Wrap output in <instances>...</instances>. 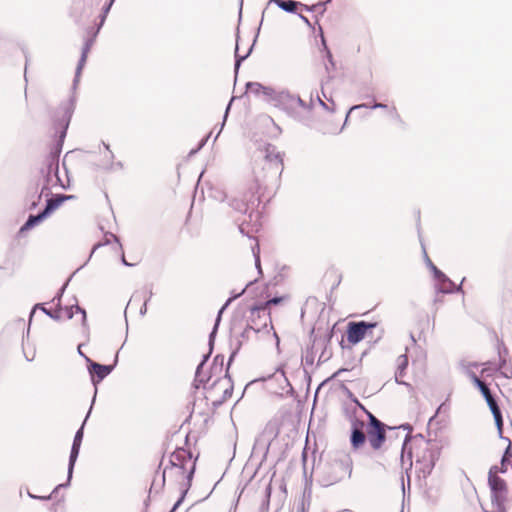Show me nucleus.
I'll list each match as a JSON object with an SVG mask.
<instances>
[{"label": "nucleus", "mask_w": 512, "mask_h": 512, "mask_svg": "<svg viewBox=\"0 0 512 512\" xmlns=\"http://www.w3.org/2000/svg\"><path fill=\"white\" fill-rule=\"evenodd\" d=\"M264 153L261 167L254 169V176L249 182L247 190L241 197H235L229 201V206L244 215L238 228L243 235L249 238H252L253 234L257 233L261 227V213L258 210L261 199L265 197L266 193H273L283 171V157L274 145L267 144Z\"/></svg>", "instance_id": "f257e3e1"}, {"label": "nucleus", "mask_w": 512, "mask_h": 512, "mask_svg": "<svg viewBox=\"0 0 512 512\" xmlns=\"http://www.w3.org/2000/svg\"><path fill=\"white\" fill-rule=\"evenodd\" d=\"M170 466H166L161 479V486L165 484L166 474L172 473L176 477L186 479L184 489L180 498L184 499L187 490L191 486V481L195 471V463L192 462V454L184 448H177L171 455L169 460Z\"/></svg>", "instance_id": "f03ea898"}, {"label": "nucleus", "mask_w": 512, "mask_h": 512, "mask_svg": "<svg viewBox=\"0 0 512 512\" xmlns=\"http://www.w3.org/2000/svg\"><path fill=\"white\" fill-rule=\"evenodd\" d=\"M272 105L297 120L302 118L303 113H308L312 109V102L307 104L298 95L292 94L286 89L278 91Z\"/></svg>", "instance_id": "7ed1b4c3"}, {"label": "nucleus", "mask_w": 512, "mask_h": 512, "mask_svg": "<svg viewBox=\"0 0 512 512\" xmlns=\"http://www.w3.org/2000/svg\"><path fill=\"white\" fill-rule=\"evenodd\" d=\"M498 467L489 470L488 484L491 490L492 512H506L505 503L508 497L506 482L497 475Z\"/></svg>", "instance_id": "20e7f679"}, {"label": "nucleus", "mask_w": 512, "mask_h": 512, "mask_svg": "<svg viewBox=\"0 0 512 512\" xmlns=\"http://www.w3.org/2000/svg\"><path fill=\"white\" fill-rule=\"evenodd\" d=\"M72 113L73 107L72 104H70L67 107H65L61 120L54 123L55 134L58 138L51 146L50 152L46 157V161L49 163H53L54 165L59 164V156L63 148L64 139L67 134V129L70 123Z\"/></svg>", "instance_id": "39448f33"}, {"label": "nucleus", "mask_w": 512, "mask_h": 512, "mask_svg": "<svg viewBox=\"0 0 512 512\" xmlns=\"http://www.w3.org/2000/svg\"><path fill=\"white\" fill-rule=\"evenodd\" d=\"M41 174L43 176V184L41 188V192L38 196V200L41 199L42 196L48 197L50 195L51 189L55 187L65 188L64 183L59 177V164H54L45 162V167L41 169Z\"/></svg>", "instance_id": "423d86ee"}, {"label": "nucleus", "mask_w": 512, "mask_h": 512, "mask_svg": "<svg viewBox=\"0 0 512 512\" xmlns=\"http://www.w3.org/2000/svg\"><path fill=\"white\" fill-rule=\"evenodd\" d=\"M389 429L393 432H395L397 429H403V430L408 431L404 437V440L402 443L401 455H400L401 467H402V469L408 471L409 469L412 468V451H411V448L408 447V442L411 439H414V440L419 439L421 442H425L424 438L421 434H419L418 436L412 437L410 435V433L412 431V427L410 424H403V425H400L399 427H392Z\"/></svg>", "instance_id": "0eeeda50"}, {"label": "nucleus", "mask_w": 512, "mask_h": 512, "mask_svg": "<svg viewBox=\"0 0 512 512\" xmlns=\"http://www.w3.org/2000/svg\"><path fill=\"white\" fill-rule=\"evenodd\" d=\"M369 417V429H368V440L371 447L375 450L381 448L383 442L386 439L385 424L377 419L373 414L368 412Z\"/></svg>", "instance_id": "6e6552de"}, {"label": "nucleus", "mask_w": 512, "mask_h": 512, "mask_svg": "<svg viewBox=\"0 0 512 512\" xmlns=\"http://www.w3.org/2000/svg\"><path fill=\"white\" fill-rule=\"evenodd\" d=\"M86 362L88 363V371L91 374V381L94 385V396L92 399V406L95 402L97 395V384L100 383L105 377H107L112 370L114 369V365H102L97 362L92 361L89 357H85Z\"/></svg>", "instance_id": "1a4fd4ad"}, {"label": "nucleus", "mask_w": 512, "mask_h": 512, "mask_svg": "<svg viewBox=\"0 0 512 512\" xmlns=\"http://www.w3.org/2000/svg\"><path fill=\"white\" fill-rule=\"evenodd\" d=\"M376 327V323H368L365 321L350 322L347 329V339L350 343L356 344L363 340L368 330Z\"/></svg>", "instance_id": "9d476101"}, {"label": "nucleus", "mask_w": 512, "mask_h": 512, "mask_svg": "<svg viewBox=\"0 0 512 512\" xmlns=\"http://www.w3.org/2000/svg\"><path fill=\"white\" fill-rule=\"evenodd\" d=\"M100 22L96 28V30L93 32L92 36L87 38L85 40V43L83 45V48H82V53H81V57L79 59V62H78V65H77V68H76V73H75V78H74V86L78 83L79 81V77L81 75V71L86 63V59H87V55L92 47V45L94 44V41H95V38L97 36V34L99 33L101 27L103 26L105 20L102 22V17H103V12L100 14Z\"/></svg>", "instance_id": "9b49d317"}, {"label": "nucleus", "mask_w": 512, "mask_h": 512, "mask_svg": "<svg viewBox=\"0 0 512 512\" xmlns=\"http://www.w3.org/2000/svg\"><path fill=\"white\" fill-rule=\"evenodd\" d=\"M91 410H92V406L90 407L82 426L77 430V432L75 433V436H74V440L72 443L70 456H69V463H68V465H69V480L72 479L74 466H75L76 460L78 458L81 443L83 440L84 425L86 423L87 418L89 417V415L91 413Z\"/></svg>", "instance_id": "f8f14e48"}, {"label": "nucleus", "mask_w": 512, "mask_h": 512, "mask_svg": "<svg viewBox=\"0 0 512 512\" xmlns=\"http://www.w3.org/2000/svg\"><path fill=\"white\" fill-rule=\"evenodd\" d=\"M271 444V438L266 432L259 435L253 445L252 456L260 458L261 462L266 459Z\"/></svg>", "instance_id": "ddd939ff"}, {"label": "nucleus", "mask_w": 512, "mask_h": 512, "mask_svg": "<svg viewBox=\"0 0 512 512\" xmlns=\"http://www.w3.org/2000/svg\"><path fill=\"white\" fill-rule=\"evenodd\" d=\"M253 312L254 306L250 309L249 323L241 334L243 338H249L251 333L256 334L260 332L261 328L265 327L263 325V313Z\"/></svg>", "instance_id": "4468645a"}, {"label": "nucleus", "mask_w": 512, "mask_h": 512, "mask_svg": "<svg viewBox=\"0 0 512 512\" xmlns=\"http://www.w3.org/2000/svg\"><path fill=\"white\" fill-rule=\"evenodd\" d=\"M252 282L248 283L246 285V287L239 293L233 295L232 297L228 298L227 301L224 303V305L220 308V310L218 311V314H217V317H216V320H215V324H214V327L209 335V346H210V350L212 349L213 347V343H214V339H215V336H216V333H217V329H218V326L220 324V321H221V317H222V314L223 312L227 309V307L231 304V302L233 300H235L236 298L240 297L245 291L246 289L249 287V285H251Z\"/></svg>", "instance_id": "2eb2a0df"}, {"label": "nucleus", "mask_w": 512, "mask_h": 512, "mask_svg": "<svg viewBox=\"0 0 512 512\" xmlns=\"http://www.w3.org/2000/svg\"><path fill=\"white\" fill-rule=\"evenodd\" d=\"M464 280H465V278H463L460 285L457 286L451 279H449L444 274V277H440L437 280V290H438V292H441L444 294L454 293V292L463 293L462 284H463Z\"/></svg>", "instance_id": "dca6fc26"}, {"label": "nucleus", "mask_w": 512, "mask_h": 512, "mask_svg": "<svg viewBox=\"0 0 512 512\" xmlns=\"http://www.w3.org/2000/svg\"><path fill=\"white\" fill-rule=\"evenodd\" d=\"M363 426L364 423L360 421H355L352 425L350 441L354 449H358L359 447H361L366 440V436L363 431Z\"/></svg>", "instance_id": "f3484780"}, {"label": "nucleus", "mask_w": 512, "mask_h": 512, "mask_svg": "<svg viewBox=\"0 0 512 512\" xmlns=\"http://www.w3.org/2000/svg\"><path fill=\"white\" fill-rule=\"evenodd\" d=\"M283 300L282 297H274L262 304L254 306L253 313H263V325L267 326L268 323L271 324L270 313L267 311L269 306L279 304Z\"/></svg>", "instance_id": "a211bd4d"}, {"label": "nucleus", "mask_w": 512, "mask_h": 512, "mask_svg": "<svg viewBox=\"0 0 512 512\" xmlns=\"http://www.w3.org/2000/svg\"><path fill=\"white\" fill-rule=\"evenodd\" d=\"M103 146L105 148L102 160L99 163H94L95 170H111L113 168L114 162V154L110 150L109 145L103 142Z\"/></svg>", "instance_id": "6ab92c4d"}, {"label": "nucleus", "mask_w": 512, "mask_h": 512, "mask_svg": "<svg viewBox=\"0 0 512 512\" xmlns=\"http://www.w3.org/2000/svg\"><path fill=\"white\" fill-rule=\"evenodd\" d=\"M324 347H325V340H323L321 338H319V339L315 338L313 340V344H312L311 348H308L306 350V353H305V355L302 358V361H303L304 365H306V366H313L314 361H315V352H314V350L315 349H322Z\"/></svg>", "instance_id": "aec40b11"}, {"label": "nucleus", "mask_w": 512, "mask_h": 512, "mask_svg": "<svg viewBox=\"0 0 512 512\" xmlns=\"http://www.w3.org/2000/svg\"><path fill=\"white\" fill-rule=\"evenodd\" d=\"M73 195H56V197H50L46 200V206L44 212L49 216L55 209H57L64 201L73 199Z\"/></svg>", "instance_id": "412c9836"}, {"label": "nucleus", "mask_w": 512, "mask_h": 512, "mask_svg": "<svg viewBox=\"0 0 512 512\" xmlns=\"http://www.w3.org/2000/svg\"><path fill=\"white\" fill-rule=\"evenodd\" d=\"M48 216L44 211H41L37 215H29L27 221L23 224V226L20 228L19 233L22 234L39 223H41L44 219H46Z\"/></svg>", "instance_id": "4be33fe9"}, {"label": "nucleus", "mask_w": 512, "mask_h": 512, "mask_svg": "<svg viewBox=\"0 0 512 512\" xmlns=\"http://www.w3.org/2000/svg\"><path fill=\"white\" fill-rule=\"evenodd\" d=\"M468 376L480 390L481 394L483 395L486 401L493 397L489 387L483 381H481L480 378L474 372L468 370Z\"/></svg>", "instance_id": "5701e85b"}, {"label": "nucleus", "mask_w": 512, "mask_h": 512, "mask_svg": "<svg viewBox=\"0 0 512 512\" xmlns=\"http://www.w3.org/2000/svg\"><path fill=\"white\" fill-rule=\"evenodd\" d=\"M269 3H275L280 9L288 13H295L298 6L303 7L304 5L295 0H269Z\"/></svg>", "instance_id": "b1692460"}, {"label": "nucleus", "mask_w": 512, "mask_h": 512, "mask_svg": "<svg viewBox=\"0 0 512 512\" xmlns=\"http://www.w3.org/2000/svg\"><path fill=\"white\" fill-rule=\"evenodd\" d=\"M498 355H499V365H498L497 370L500 371V374L503 377H505L507 379H512V365L507 363V359L505 358V356L502 355L501 350H499Z\"/></svg>", "instance_id": "393cba45"}, {"label": "nucleus", "mask_w": 512, "mask_h": 512, "mask_svg": "<svg viewBox=\"0 0 512 512\" xmlns=\"http://www.w3.org/2000/svg\"><path fill=\"white\" fill-rule=\"evenodd\" d=\"M397 363H398V366H397V371L395 373V380L398 384H404V385H407V383L403 382V381H400V377L403 376L404 374V371L405 369L407 368L408 366V357L406 354H402L398 357L397 359Z\"/></svg>", "instance_id": "a878e982"}, {"label": "nucleus", "mask_w": 512, "mask_h": 512, "mask_svg": "<svg viewBox=\"0 0 512 512\" xmlns=\"http://www.w3.org/2000/svg\"><path fill=\"white\" fill-rule=\"evenodd\" d=\"M65 317L71 319L74 313H80L82 315V324H86V311L81 308L77 303L64 308Z\"/></svg>", "instance_id": "bb28decb"}, {"label": "nucleus", "mask_w": 512, "mask_h": 512, "mask_svg": "<svg viewBox=\"0 0 512 512\" xmlns=\"http://www.w3.org/2000/svg\"><path fill=\"white\" fill-rule=\"evenodd\" d=\"M255 41L252 43V45L248 48L245 54L240 55L239 54V38L236 41V48H235V73L238 72L241 62L244 61L252 52L254 47Z\"/></svg>", "instance_id": "cd10ccee"}, {"label": "nucleus", "mask_w": 512, "mask_h": 512, "mask_svg": "<svg viewBox=\"0 0 512 512\" xmlns=\"http://www.w3.org/2000/svg\"><path fill=\"white\" fill-rule=\"evenodd\" d=\"M278 91L279 90H276L271 86L264 85L260 98L263 101L272 105L273 101L275 100V97L277 96Z\"/></svg>", "instance_id": "c85d7f7f"}, {"label": "nucleus", "mask_w": 512, "mask_h": 512, "mask_svg": "<svg viewBox=\"0 0 512 512\" xmlns=\"http://www.w3.org/2000/svg\"><path fill=\"white\" fill-rule=\"evenodd\" d=\"M36 309H41L47 316H49L50 318L54 319V320H60L61 319V315H60V312L62 311L61 308H58L56 311H51V310H48L46 309L43 304H36L34 306V308L32 309L31 313H30V319L33 317L34 313H35V310Z\"/></svg>", "instance_id": "c756f323"}, {"label": "nucleus", "mask_w": 512, "mask_h": 512, "mask_svg": "<svg viewBox=\"0 0 512 512\" xmlns=\"http://www.w3.org/2000/svg\"><path fill=\"white\" fill-rule=\"evenodd\" d=\"M509 464H512V453L510 452V446L507 447L506 451L502 456L501 468H498V471H500L501 473H505L507 471V466Z\"/></svg>", "instance_id": "7c9ffc66"}, {"label": "nucleus", "mask_w": 512, "mask_h": 512, "mask_svg": "<svg viewBox=\"0 0 512 512\" xmlns=\"http://www.w3.org/2000/svg\"><path fill=\"white\" fill-rule=\"evenodd\" d=\"M360 108H371V109H387L388 106L386 104H383V103H374L373 105L371 106H368L367 104H359V105H354L353 107L350 108V110L348 111L347 115H346V119H348L349 117V114L351 113V111L353 110H356V109H360ZM347 120H345L346 122Z\"/></svg>", "instance_id": "2f4dec72"}, {"label": "nucleus", "mask_w": 512, "mask_h": 512, "mask_svg": "<svg viewBox=\"0 0 512 512\" xmlns=\"http://www.w3.org/2000/svg\"><path fill=\"white\" fill-rule=\"evenodd\" d=\"M264 85L259 82H247L246 88L257 97L261 96Z\"/></svg>", "instance_id": "473e14b6"}, {"label": "nucleus", "mask_w": 512, "mask_h": 512, "mask_svg": "<svg viewBox=\"0 0 512 512\" xmlns=\"http://www.w3.org/2000/svg\"><path fill=\"white\" fill-rule=\"evenodd\" d=\"M331 0H327L326 2H318L312 6L303 5V8L306 11H318L319 13L323 14L326 10L325 5L326 3L330 2Z\"/></svg>", "instance_id": "72a5a7b5"}, {"label": "nucleus", "mask_w": 512, "mask_h": 512, "mask_svg": "<svg viewBox=\"0 0 512 512\" xmlns=\"http://www.w3.org/2000/svg\"><path fill=\"white\" fill-rule=\"evenodd\" d=\"M252 253H253V256L255 259L256 268L258 269L259 273H262L261 265H260V248H259V244L257 242L255 243L254 246H252Z\"/></svg>", "instance_id": "f704fd0d"}, {"label": "nucleus", "mask_w": 512, "mask_h": 512, "mask_svg": "<svg viewBox=\"0 0 512 512\" xmlns=\"http://www.w3.org/2000/svg\"><path fill=\"white\" fill-rule=\"evenodd\" d=\"M271 485L268 484L266 487H265V499L261 505V509L262 510H265L267 511L268 508H269V503H270V496H271Z\"/></svg>", "instance_id": "c9c22d12"}, {"label": "nucleus", "mask_w": 512, "mask_h": 512, "mask_svg": "<svg viewBox=\"0 0 512 512\" xmlns=\"http://www.w3.org/2000/svg\"><path fill=\"white\" fill-rule=\"evenodd\" d=\"M486 402H487L493 416H495V414L501 413L500 408H499L494 397H492L491 399H488Z\"/></svg>", "instance_id": "e433bc0d"}, {"label": "nucleus", "mask_w": 512, "mask_h": 512, "mask_svg": "<svg viewBox=\"0 0 512 512\" xmlns=\"http://www.w3.org/2000/svg\"><path fill=\"white\" fill-rule=\"evenodd\" d=\"M223 361H224V357L217 355L214 358V363H213V366H212V370L213 371L219 370L221 372L222 368H223Z\"/></svg>", "instance_id": "4c0bfd02"}, {"label": "nucleus", "mask_w": 512, "mask_h": 512, "mask_svg": "<svg viewBox=\"0 0 512 512\" xmlns=\"http://www.w3.org/2000/svg\"><path fill=\"white\" fill-rule=\"evenodd\" d=\"M66 287H67V283H65V284L61 287V289L59 290V292L57 293V295L52 299V302L56 303V306H57L58 308H61V307H60V306H61V298H62V295H63V293H64V291H65Z\"/></svg>", "instance_id": "58836bf2"}, {"label": "nucleus", "mask_w": 512, "mask_h": 512, "mask_svg": "<svg viewBox=\"0 0 512 512\" xmlns=\"http://www.w3.org/2000/svg\"><path fill=\"white\" fill-rule=\"evenodd\" d=\"M493 417H494V420H495V423L497 426L499 436L502 438V426H503L502 414L501 413L495 414V416H493Z\"/></svg>", "instance_id": "ea45409f"}, {"label": "nucleus", "mask_w": 512, "mask_h": 512, "mask_svg": "<svg viewBox=\"0 0 512 512\" xmlns=\"http://www.w3.org/2000/svg\"><path fill=\"white\" fill-rule=\"evenodd\" d=\"M114 1H115V0H108V1H106V2H105V4L103 5V17H102V22H103L104 20H106V17H107V15H108V13H109V11H110V9H111V7H112V5H113V2H114Z\"/></svg>", "instance_id": "a19ab883"}, {"label": "nucleus", "mask_w": 512, "mask_h": 512, "mask_svg": "<svg viewBox=\"0 0 512 512\" xmlns=\"http://www.w3.org/2000/svg\"><path fill=\"white\" fill-rule=\"evenodd\" d=\"M431 271L433 272L434 278L437 281L440 277H444V273L439 270L434 264H431Z\"/></svg>", "instance_id": "79ce46f5"}, {"label": "nucleus", "mask_w": 512, "mask_h": 512, "mask_svg": "<svg viewBox=\"0 0 512 512\" xmlns=\"http://www.w3.org/2000/svg\"><path fill=\"white\" fill-rule=\"evenodd\" d=\"M70 481H71V480H69V470H68V471H67V481H66V483H62V484L57 485V486L54 488V490L52 491V493H51V494L53 495V494H55V493L59 492V490H60L61 488L68 487V486L70 485Z\"/></svg>", "instance_id": "37998d69"}, {"label": "nucleus", "mask_w": 512, "mask_h": 512, "mask_svg": "<svg viewBox=\"0 0 512 512\" xmlns=\"http://www.w3.org/2000/svg\"><path fill=\"white\" fill-rule=\"evenodd\" d=\"M461 366H462L463 370L465 371V373L468 375V370L474 372L473 368L478 367V364L475 362L467 363V364L462 363Z\"/></svg>", "instance_id": "c03bdc74"}, {"label": "nucleus", "mask_w": 512, "mask_h": 512, "mask_svg": "<svg viewBox=\"0 0 512 512\" xmlns=\"http://www.w3.org/2000/svg\"><path fill=\"white\" fill-rule=\"evenodd\" d=\"M322 43H323L324 49H325V51H326V57H327V60H328V61H329V63L332 65V67H334V62H333L332 54H331V52L329 51V49L327 48L326 43H325V40H324V38H323V37H322Z\"/></svg>", "instance_id": "a18cd8bd"}, {"label": "nucleus", "mask_w": 512, "mask_h": 512, "mask_svg": "<svg viewBox=\"0 0 512 512\" xmlns=\"http://www.w3.org/2000/svg\"><path fill=\"white\" fill-rule=\"evenodd\" d=\"M148 294H149L148 298L144 301V304H143V306L140 309V314L141 315H144L146 313V311H147V303H148V301L150 300V298L152 297V294H153L151 289L149 290Z\"/></svg>", "instance_id": "49530a36"}, {"label": "nucleus", "mask_w": 512, "mask_h": 512, "mask_svg": "<svg viewBox=\"0 0 512 512\" xmlns=\"http://www.w3.org/2000/svg\"><path fill=\"white\" fill-rule=\"evenodd\" d=\"M110 239H113L120 247V249L122 248L120 243H119V239L116 235L110 233L109 235H106V239H105V243L104 244H108L110 243Z\"/></svg>", "instance_id": "de8ad7c7"}, {"label": "nucleus", "mask_w": 512, "mask_h": 512, "mask_svg": "<svg viewBox=\"0 0 512 512\" xmlns=\"http://www.w3.org/2000/svg\"><path fill=\"white\" fill-rule=\"evenodd\" d=\"M233 100H234V98H232V99L230 100L229 104H228V105H227V107H226V111H225V115H224V120H223V123L221 124L220 130H219V132H218V134H217V135H219V134H220L221 130H222V129H223V127H224L225 120H226V118H227V115H228V112H229V110H230L231 103H232V101H233ZM217 137H218V136H216V138H217Z\"/></svg>", "instance_id": "09e8293b"}, {"label": "nucleus", "mask_w": 512, "mask_h": 512, "mask_svg": "<svg viewBox=\"0 0 512 512\" xmlns=\"http://www.w3.org/2000/svg\"><path fill=\"white\" fill-rule=\"evenodd\" d=\"M208 358H209V354L204 355L202 362L197 366V369H196V376L197 377L199 376L200 370L202 369V367L204 366V364H205V362L207 361Z\"/></svg>", "instance_id": "8fccbe9b"}, {"label": "nucleus", "mask_w": 512, "mask_h": 512, "mask_svg": "<svg viewBox=\"0 0 512 512\" xmlns=\"http://www.w3.org/2000/svg\"><path fill=\"white\" fill-rule=\"evenodd\" d=\"M390 113H391V116H392L395 120H399V121L401 120L400 115H399V113L397 112V109H396L395 107H392V108L390 109Z\"/></svg>", "instance_id": "3c124183"}, {"label": "nucleus", "mask_w": 512, "mask_h": 512, "mask_svg": "<svg viewBox=\"0 0 512 512\" xmlns=\"http://www.w3.org/2000/svg\"><path fill=\"white\" fill-rule=\"evenodd\" d=\"M207 138H208V137H206V138L202 139V140H201V142L199 143V146L197 147V149L191 150L190 154H195V153H197V152H198V151H199V150H200V149L205 145V143H206V141H207Z\"/></svg>", "instance_id": "603ef678"}, {"label": "nucleus", "mask_w": 512, "mask_h": 512, "mask_svg": "<svg viewBox=\"0 0 512 512\" xmlns=\"http://www.w3.org/2000/svg\"><path fill=\"white\" fill-rule=\"evenodd\" d=\"M29 497L31 498H34V499H40V500H49L52 498V494L48 495V496H36V495H33L31 493H28Z\"/></svg>", "instance_id": "864d4df0"}, {"label": "nucleus", "mask_w": 512, "mask_h": 512, "mask_svg": "<svg viewBox=\"0 0 512 512\" xmlns=\"http://www.w3.org/2000/svg\"><path fill=\"white\" fill-rule=\"evenodd\" d=\"M501 350L502 351V355L505 356V358H507V355H508V349L504 346L503 343H501V347L499 346L498 348V351Z\"/></svg>", "instance_id": "5fc2aeb1"}, {"label": "nucleus", "mask_w": 512, "mask_h": 512, "mask_svg": "<svg viewBox=\"0 0 512 512\" xmlns=\"http://www.w3.org/2000/svg\"><path fill=\"white\" fill-rule=\"evenodd\" d=\"M236 353H237V349H236V350H234V351L231 353V355H230V357H229V362H228L227 367H229L230 362L233 360V358L235 357ZM227 372H228V368H226V376L228 377Z\"/></svg>", "instance_id": "6e6d98bb"}, {"label": "nucleus", "mask_w": 512, "mask_h": 512, "mask_svg": "<svg viewBox=\"0 0 512 512\" xmlns=\"http://www.w3.org/2000/svg\"><path fill=\"white\" fill-rule=\"evenodd\" d=\"M297 512H308V510L305 507L304 501H302L301 504L299 505Z\"/></svg>", "instance_id": "4d7b16f0"}, {"label": "nucleus", "mask_w": 512, "mask_h": 512, "mask_svg": "<svg viewBox=\"0 0 512 512\" xmlns=\"http://www.w3.org/2000/svg\"><path fill=\"white\" fill-rule=\"evenodd\" d=\"M299 17H300V19H301V20H302L306 25H308V26H310V27H311V23H310L309 19H308L306 16H304V15H302V14H299Z\"/></svg>", "instance_id": "13d9d810"}, {"label": "nucleus", "mask_w": 512, "mask_h": 512, "mask_svg": "<svg viewBox=\"0 0 512 512\" xmlns=\"http://www.w3.org/2000/svg\"><path fill=\"white\" fill-rule=\"evenodd\" d=\"M317 100L322 107H324L326 110H330L327 104L319 96H317Z\"/></svg>", "instance_id": "bf43d9fd"}, {"label": "nucleus", "mask_w": 512, "mask_h": 512, "mask_svg": "<svg viewBox=\"0 0 512 512\" xmlns=\"http://www.w3.org/2000/svg\"><path fill=\"white\" fill-rule=\"evenodd\" d=\"M181 502H182V498H179L178 501L174 504V506H173V508L171 509L170 512H174L179 507Z\"/></svg>", "instance_id": "052dcab7"}, {"label": "nucleus", "mask_w": 512, "mask_h": 512, "mask_svg": "<svg viewBox=\"0 0 512 512\" xmlns=\"http://www.w3.org/2000/svg\"><path fill=\"white\" fill-rule=\"evenodd\" d=\"M122 263L126 266H131V264L128 263L127 260L125 259L124 254H122Z\"/></svg>", "instance_id": "680f3d73"}, {"label": "nucleus", "mask_w": 512, "mask_h": 512, "mask_svg": "<svg viewBox=\"0 0 512 512\" xmlns=\"http://www.w3.org/2000/svg\"><path fill=\"white\" fill-rule=\"evenodd\" d=\"M78 352L81 356H83L84 358L87 357L85 354H83V351H81V345L78 346Z\"/></svg>", "instance_id": "e2e57ef3"}, {"label": "nucleus", "mask_w": 512, "mask_h": 512, "mask_svg": "<svg viewBox=\"0 0 512 512\" xmlns=\"http://www.w3.org/2000/svg\"><path fill=\"white\" fill-rule=\"evenodd\" d=\"M37 204H38V202H37V201L32 202V204H31V206H30V209H34V208H36Z\"/></svg>", "instance_id": "0e129e2a"}, {"label": "nucleus", "mask_w": 512, "mask_h": 512, "mask_svg": "<svg viewBox=\"0 0 512 512\" xmlns=\"http://www.w3.org/2000/svg\"><path fill=\"white\" fill-rule=\"evenodd\" d=\"M488 372H489V369H488V368H483V369H482V371H481V374H487V375H489V374H488Z\"/></svg>", "instance_id": "69168bd1"}, {"label": "nucleus", "mask_w": 512, "mask_h": 512, "mask_svg": "<svg viewBox=\"0 0 512 512\" xmlns=\"http://www.w3.org/2000/svg\"><path fill=\"white\" fill-rule=\"evenodd\" d=\"M426 260H427V265L431 269V264H433V263L431 262V260L427 256H426Z\"/></svg>", "instance_id": "338daca9"}, {"label": "nucleus", "mask_w": 512, "mask_h": 512, "mask_svg": "<svg viewBox=\"0 0 512 512\" xmlns=\"http://www.w3.org/2000/svg\"><path fill=\"white\" fill-rule=\"evenodd\" d=\"M430 466L433 467L434 466V458L433 456L431 455V458H430Z\"/></svg>", "instance_id": "774afa93"}]
</instances>
